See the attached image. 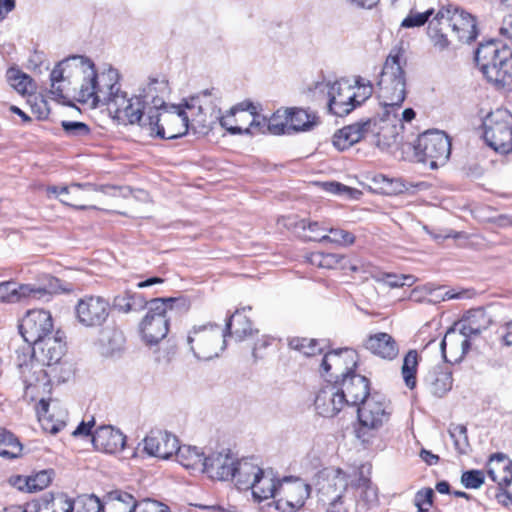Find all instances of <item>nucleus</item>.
Here are the masks:
<instances>
[{
  "instance_id": "obj_3",
  "label": "nucleus",
  "mask_w": 512,
  "mask_h": 512,
  "mask_svg": "<svg viewBox=\"0 0 512 512\" xmlns=\"http://www.w3.org/2000/svg\"><path fill=\"white\" fill-rule=\"evenodd\" d=\"M197 98L185 103L188 114L181 106H165L155 114L148 116L145 130L150 136L162 139H176L184 136L189 128L190 117H194Z\"/></svg>"
},
{
  "instance_id": "obj_11",
  "label": "nucleus",
  "mask_w": 512,
  "mask_h": 512,
  "mask_svg": "<svg viewBox=\"0 0 512 512\" xmlns=\"http://www.w3.org/2000/svg\"><path fill=\"white\" fill-rule=\"evenodd\" d=\"M108 186H96L91 183H72L69 186L57 187L49 186L47 194L49 197L55 196L61 203L71 206L75 209H97L94 205H86L84 202L92 200L91 195L95 192L101 191L106 193Z\"/></svg>"
},
{
  "instance_id": "obj_47",
  "label": "nucleus",
  "mask_w": 512,
  "mask_h": 512,
  "mask_svg": "<svg viewBox=\"0 0 512 512\" xmlns=\"http://www.w3.org/2000/svg\"><path fill=\"white\" fill-rule=\"evenodd\" d=\"M36 512H70L69 497L64 494L44 497L38 503Z\"/></svg>"
},
{
  "instance_id": "obj_56",
  "label": "nucleus",
  "mask_w": 512,
  "mask_h": 512,
  "mask_svg": "<svg viewBox=\"0 0 512 512\" xmlns=\"http://www.w3.org/2000/svg\"><path fill=\"white\" fill-rule=\"evenodd\" d=\"M371 276L376 281L384 282L391 288L402 287L406 284H409L408 283L409 281H413V276H410V275L398 276V275L390 274V273H381V272L373 273V272H371Z\"/></svg>"
},
{
  "instance_id": "obj_50",
  "label": "nucleus",
  "mask_w": 512,
  "mask_h": 512,
  "mask_svg": "<svg viewBox=\"0 0 512 512\" xmlns=\"http://www.w3.org/2000/svg\"><path fill=\"white\" fill-rule=\"evenodd\" d=\"M291 349L296 350L304 356L311 357L322 353V347L315 339L294 337L288 342Z\"/></svg>"
},
{
  "instance_id": "obj_24",
  "label": "nucleus",
  "mask_w": 512,
  "mask_h": 512,
  "mask_svg": "<svg viewBox=\"0 0 512 512\" xmlns=\"http://www.w3.org/2000/svg\"><path fill=\"white\" fill-rule=\"evenodd\" d=\"M286 123L276 124V117L268 124V130L273 134L285 133V128L294 131H307L318 124V118L313 112L302 108H289L286 110Z\"/></svg>"
},
{
  "instance_id": "obj_49",
  "label": "nucleus",
  "mask_w": 512,
  "mask_h": 512,
  "mask_svg": "<svg viewBox=\"0 0 512 512\" xmlns=\"http://www.w3.org/2000/svg\"><path fill=\"white\" fill-rule=\"evenodd\" d=\"M70 512H102V503L95 495H81L69 498Z\"/></svg>"
},
{
  "instance_id": "obj_7",
  "label": "nucleus",
  "mask_w": 512,
  "mask_h": 512,
  "mask_svg": "<svg viewBox=\"0 0 512 512\" xmlns=\"http://www.w3.org/2000/svg\"><path fill=\"white\" fill-rule=\"evenodd\" d=\"M417 162L429 165L431 169L443 166L451 154V142L442 131L429 130L418 136L413 145Z\"/></svg>"
},
{
  "instance_id": "obj_52",
  "label": "nucleus",
  "mask_w": 512,
  "mask_h": 512,
  "mask_svg": "<svg viewBox=\"0 0 512 512\" xmlns=\"http://www.w3.org/2000/svg\"><path fill=\"white\" fill-rule=\"evenodd\" d=\"M327 231H329V235H321L319 238L317 236H309V239L319 242H332L344 246L351 245L355 241V237L348 231L334 228H328Z\"/></svg>"
},
{
  "instance_id": "obj_9",
  "label": "nucleus",
  "mask_w": 512,
  "mask_h": 512,
  "mask_svg": "<svg viewBox=\"0 0 512 512\" xmlns=\"http://www.w3.org/2000/svg\"><path fill=\"white\" fill-rule=\"evenodd\" d=\"M177 300L174 298H155L149 301L148 312L140 323V333L147 345H156L169 331L167 309Z\"/></svg>"
},
{
  "instance_id": "obj_62",
  "label": "nucleus",
  "mask_w": 512,
  "mask_h": 512,
  "mask_svg": "<svg viewBox=\"0 0 512 512\" xmlns=\"http://www.w3.org/2000/svg\"><path fill=\"white\" fill-rule=\"evenodd\" d=\"M134 512H170L169 507L161 502L145 499L136 502Z\"/></svg>"
},
{
  "instance_id": "obj_17",
  "label": "nucleus",
  "mask_w": 512,
  "mask_h": 512,
  "mask_svg": "<svg viewBox=\"0 0 512 512\" xmlns=\"http://www.w3.org/2000/svg\"><path fill=\"white\" fill-rule=\"evenodd\" d=\"M512 56V50L505 44L496 40H489L480 43L475 51V62L484 77H487L491 70L508 61Z\"/></svg>"
},
{
  "instance_id": "obj_5",
  "label": "nucleus",
  "mask_w": 512,
  "mask_h": 512,
  "mask_svg": "<svg viewBox=\"0 0 512 512\" xmlns=\"http://www.w3.org/2000/svg\"><path fill=\"white\" fill-rule=\"evenodd\" d=\"M328 86L329 110L340 117L363 104L373 93L371 81L360 76L355 79L354 84L341 79Z\"/></svg>"
},
{
  "instance_id": "obj_64",
  "label": "nucleus",
  "mask_w": 512,
  "mask_h": 512,
  "mask_svg": "<svg viewBox=\"0 0 512 512\" xmlns=\"http://www.w3.org/2000/svg\"><path fill=\"white\" fill-rule=\"evenodd\" d=\"M333 145L338 149V150H345V149H348L349 147H351L352 145H354L353 141H350V137L347 133V131H345V128L343 127L342 129L338 130L334 135H333Z\"/></svg>"
},
{
  "instance_id": "obj_6",
  "label": "nucleus",
  "mask_w": 512,
  "mask_h": 512,
  "mask_svg": "<svg viewBox=\"0 0 512 512\" xmlns=\"http://www.w3.org/2000/svg\"><path fill=\"white\" fill-rule=\"evenodd\" d=\"M360 405L356 436L362 443H369L375 433L389 421L392 410L390 402L379 393H373Z\"/></svg>"
},
{
  "instance_id": "obj_18",
  "label": "nucleus",
  "mask_w": 512,
  "mask_h": 512,
  "mask_svg": "<svg viewBox=\"0 0 512 512\" xmlns=\"http://www.w3.org/2000/svg\"><path fill=\"white\" fill-rule=\"evenodd\" d=\"M199 105L197 107L199 112H203L204 105H207L208 103L215 104L216 102H219L221 99V94L219 90L215 88L206 89L202 91L197 96ZM219 120L220 125L225 128L230 134L237 135V134H255L256 132H261L260 125L261 121H256L255 119H252L250 126L243 129L242 127L233 125V119L232 117L234 115H231L230 111L227 115H221V110L217 109L216 106L212 108L211 116H213Z\"/></svg>"
},
{
  "instance_id": "obj_1",
  "label": "nucleus",
  "mask_w": 512,
  "mask_h": 512,
  "mask_svg": "<svg viewBox=\"0 0 512 512\" xmlns=\"http://www.w3.org/2000/svg\"><path fill=\"white\" fill-rule=\"evenodd\" d=\"M93 79L98 84L97 90L85 88L82 97L90 108L106 106L109 113L119 123L124 125L138 124L145 129V122L148 120L146 106L134 95L128 97L121 89L119 73L116 69L109 67L101 72V75ZM92 81V79H90Z\"/></svg>"
},
{
  "instance_id": "obj_46",
  "label": "nucleus",
  "mask_w": 512,
  "mask_h": 512,
  "mask_svg": "<svg viewBox=\"0 0 512 512\" xmlns=\"http://www.w3.org/2000/svg\"><path fill=\"white\" fill-rule=\"evenodd\" d=\"M22 444L11 432L0 428V456L17 458L21 455Z\"/></svg>"
},
{
  "instance_id": "obj_57",
  "label": "nucleus",
  "mask_w": 512,
  "mask_h": 512,
  "mask_svg": "<svg viewBox=\"0 0 512 512\" xmlns=\"http://www.w3.org/2000/svg\"><path fill=\"white\" fill-rule=\"evenodd\" d=\"M485 480V475L481 470H468L462 473L461 483L467 489L480 488Z\"/></svg>"
},
{
  "instance_id": "obj_29",
  "label": "nucleus",
  "mask_w": 512,
  "mask_h": 512,
  "mask_svg": "<svg viewBox=\"0 0 512 512\" xmlns=\"http://www.w3.org/2000/svg\"><path fill=\"white\" fill-rule=\"evenodd\" d=\"M37 352V360L43 365L51 366L57 364L65 353L63 334L57 331L55 335L49 336L33 344Z\"/></svg>"
},
{
  "instance_id": "obj_59",
  "label": "nucleus",
  "mask_w": 512,
  "mask_h": 512,
  "mask_svg": "<svg viewBox=\"0 0 512 512\" xmlns=\"http://www.w3.org/2000/svg\"><path fill=\"white\" fill-rule=\"evenodd\" d=\"M433 9H428L427 11L423 13L419 12H411L401 23L402 27L405 28H412V27H420L424 25L429 17L433 14Z\"/></svg>"
},
{
  "instance_id": "obj_10",
  "label": "nucleus",
  "mask_w": 512,
  "mask_h": 512,
  "mask_svg": "<svg viewBox=\"0 0 512 512\" xmlns=\"http://www.w3.org/2000/svg\"><path fill=\"white\" fill-rule=\"evenodd\" d=\"M484 139L495 151H512V114L506 109H496L484 121Z\"/></svg>"
},
{
  "instance_id": "obj_16",
  "label": "nucleus",
  "mask_w": 512,
  "mask_h": 512,
  "mask_svg": "<svg viewBox=\"0 0 512 512\" xmlns=\"http://www.w3.org/2000/svg\"><path fill=\"white\" fill-rule=\"evenodd\" d=\"M316 487L323 504L343 499L348 486L347 475L340 469L325 468L317 474Z\"/></svg>"
},
{
  "instance_id": "obj_15",
  "label": "nucleus",
  "mask_w": 512,
  "mask_h": 512,
  "mask_svg": "<svg viewBox=\"0 0 512 512\" xmlns=\"http://www.w3.org/2000/svg\"><path fill=\"white\" fill-rule=\"evenodd\" d=\"M356 366V354L353 350L344 348L325 353L320 363L321 374L330 383L339 381L353 372Z\"/></svg>"
},
{
  "instance_id": "obj_48",
  "label": "nucleus",
  "mask_w": 512,
  "mask_h": 512,
  "mask_svg": "<svg viewBox=\"0 0 512 512\" xmlns=\"http://www.w3.org/2000/svg\"><path fill=\"white\" fill-rule=\"evenodd\" d=\"M418 366V353L416 350H410L404 357L402 365V376L405 385L414 389L416 387V372Z\"/></svg>"
},
{
  "instance_id": "obj_53",
  "label": "nucleus",
  "mask_w": 512,
  "mask_h": 512,
  "mask_svg": "<svg viewBox=\"0 0 512 512\" xmlns=\"http://www.w3.org/2000/svg\"><path fill=\"white\" fill-rule=\"evenodd\" d=\"M374 127L375 123L371 119H367L365 121H359L347 125L344 128L350 137V141H353V143L356 144L365 138L369 133H373Z\"/></svg>"
},
{
  "instance_id": "obj_26",
  "label": "nucleus",
  "mask_w": 512,
  "mask_h": 512,
  "mask_svg": "<svg viewBox=\"0 0 512 512\" xmlns=\"http://www.w3.org/2000/svg\"><path fill=\"white\" fill-rule=\"evenodd\" d=\"M144 451L154 457L169 459L178 448V439L166 431H151L144 438Z\"/></svg>"
},
{
  "instance_id": "obj_34",
  "label": "nucleus",
  "mask_w": 512,
  "mask_h": 512,
  "mask_svg": "<svg viewBox=\"0 0 512 512\" xmlns=\"http://www.w3.org/2000/svg\"><path fill=\"white\" fill-rule=\"evenodd\" d=\"M364 347L372 354L392 360L398 355V346L395 340L387 333L380 332L368 337Z\"/></svg>"
},
{
  "instance_id": "obj_12",
  "label": "nucleus",
  "mask_w": 512,
  "mask_h": 512,
  "mask_svg": "<svg viewBox=\"0 0 512 512\" xmlns=\"http://www.w3.org/2000/svg\"><path fill=\"white\" fill-rule=\"evenodd\" d=\"M110 303L102 296H85L75 306V315L78 322L85 327H99L103 325L110 314Z\"/></svg>"
},
{
  "instance_id": "obj_44",
  "label": "nucleus",
  "mask_w": 512,
  "mask_h": 512,
  "mask_svg": "<svg viewBox=\"0 0 512 512\" xmlns=\"http://www.w3.org/2000/svg\"><path fill=\"white\" fill-rule=\"evenodd\" d=\"M43 364L37 360L32 364H27L25 361L20 365V374L26 388L32 387L39 382L46 383L47 373L42 368Z\"/></svg>"
},
{
  "instance_id": "obj_21",
  "label": "nucleus",
  "mask_w": 512,
  "mask_h": 512,
  "mask_svg": "<svg viewBox=\"0 0 512 512\" xmlns=\"http://www.w3.org/2000/svg\"><path fill=\"white\" fill-rule=\"evenodd\" d=\"M473 341L461 331L456 323L447 330L440 347L447 362L461 361L471 348Z\"/></svg>"
},
{
  "instance_id": "obj_38",
  "label": "nucleus",
  "mask_w": 512,
  "mask_h": 512,
  "mask_svg": "<svg viewBox=\"0 0 512 512\" xmlns=\"http://www.w3.org/2000/svg\"><path fill=\"white\" fill-rule=\"evenodd\" d=\"M280 484L275 481L272 471H263L258 478H254L253 485L249 489L252 490L253 497L261 502L275 497Z\"/></svg>"
},
{
  "instance_id": "obj_60",
  "label": "nucleus",
  "mask_w": 512,
  "mask_h": 512,
  "mask_svg": "<svg viewBox=\"0 0 512 512\" xmlns=\"http://www.w3.org/2000/svg\"><path fill=\"white\" fill-rule=\"evenodd\" d=\"M434 491L431 488H425L418 491L414 498V504L419 512H428L433 502Z\"/></svg>"
},
{
  "instance_id": "obj_27",
  "label": "nucleus",
  "mask_w": 512,
  "mask_h": 512,
  "mask_svg": "<svg viewBox=\"0 0 512 512\" xmlns=\"http://www.w3.org/2000/svg\"><path fill=\"white\" fill-rule=\"evenodd\" d=\"M46 290L31 284H20L15 281L0 282V302L20 303L31 299H42Z\"/></svg>"
},
{
  "instance_id": "obj_63",
  "label": "nucleus",
  "mask_w": 512,
  "mask_h": 512,
  "mask_svg": "<svg viewBox=\"0 0 512 512\" xmlns=\"http://www.w3.org/2000/svg\"><path fill=\"white\" fill-rule=\"evenodd\" d=\"M24 361L27 364H32V363L37 362V352L34 347L31 349L28 346V347H24L22 349L16 350L15 363L19 370H20L21 363H24Z\"/></svg>"
},
{
  "instance_id": "obj_14",
  "label": "nucleus",
  "mask_w": 512,
  "mask_h": 512,
  "mask_svg": "<svg viewBox=\"0 0 512 512\" xmlns=\"http://www.w3.org/2000/svg\"><path fill=\"white\" fill-rule=\"evenodd\" d=\"M19 331L29 344L52 336L53 320L50 312L43 309L29 310L21 320Z\"/></svg>"
},
{
  "instance_id": "obj_4",
  "label": "nucleus",
  "mask_w": 512,
  "mask_h": 512,
  "mask_svg": "<svg viewBox=\"0 0 512 512\" xmlns=\"http://www.w3.org/2000/svg\"><path fill=\"white\" fill-rule=\"evenodd\" d=\"M377 85L378 98L386 114L399 109L406 98V76L398 54L388 55Z\"/></svg>"
},
{
  "instance_id": "obj_32",
  "label": "nucleus",
  "mask_w": 512,
  "mask_h": 512,
  "mask_svg": "<svg viewBox=\"0 0 512 512\" xmlns=\"http://www.w3.org/2000/svg\"><path fill=\"white\" fill-rule=\"evenodd\" d=\"M452 372L443 365L432 367L424 378L427 389L436 397H443L452 388Z\"/></svg>"
},
{
  "instance_id": "obj_61",
  "label": "nucleus",
  "mask_w": 512,
  "mask_h": 512,
  "mask_svg": "<svg viewBox=\"0 0 512 512\" xmlns=\"http://www.w3.org/2000/svg\"><path fill=\"white\" fill-rule=\"evenodd\" d=\"M374 181L382 184L381 189H384L389 193L398 194L407 190L406 185L399 179L392 180L384 175H379L378 177H375Z\"/></svg>"
},
{
  "instance_id": "obj_55",
  "label": "nucleus",
  "mask_w": 512,
  "mask_h": 512,
  "mask_svg": "<svg viewBox=\"0 0 512 512\" xmlns=\"http://www.w3.org/2000/svg\"><path fill=\"white\" fill-rule=\"evenodd\" d=\"M20 482H25L27 492L40 491L51 482V472L42 470L35 475L28 476L27 479L20 480Z\"/></svg>"
},
{
  "instance_id": "obj_13",
  "label": "nucleus",
  "mask_w": 512,
  "mask_h": 512,
  "mask_svg": "<svg viewBox=\"0 0 512 512\" xmlns=\"http://www.w3.org/2000/svg\"><path fill=\"white\" fill-rule=\"evenodd\" d=\"M438 19L445 20L446 26L452 29L460 42L470 43L478 36L476 19L458 8L442 7L438 11Z\"/></svg>"
},
{
  "instance_id": "obj_58",
  "label": "nucleus",
  "mask_w": 512,
  "mask_h": 512,
  "mask_svg": "<svg viewBox=\"0 0 512 512\" xmlns=\"http://www.w3.org/2000/svg\"><path fill=\"white\" fill-rule=\"evenodd\" d=\"M61 126L65 133L72 137H85L91 132L89 126L79 121H62Z\"/></svg>"
},
{
  "instance_id": "obj_43",
  "label": "nucleus",
  "mask_w": 512,
  "mask_h": 512,
  "mask_svg": "<svg viewBox=\"0 0 512 512\" xmlns=\"http://www.w3.org/2000/svg\"><path fill=\"white\" fill-rule=\"evenodd\" d=\"M364 264L359 259L350 260L344 255L335 253H324L322 268L327 269H349L352 272H358L362 270Z\"/></svg>"
},
{
  "instance_id": "obj_25",
  "label": "nucleus",
  "mask_w": 512,
  "mask_h": 512,
  "mask_svg": "<svg viewBox=\"0 0 512 512\" xmlns=\"http://www.w3.org/2000/svg\"><path fill=\"white\" fill-rule=\"evenodd\" d=\"M338 385L346 405L358 406L372 395L369 393V380L354 372L339 380Z\"/></svg>"
},
{
  "instance_id": "obj_37",
  "label": "nucleus",
  "mask_w": 512,
  "mask_h": 512,
  "mask_svg": "<svg viewBox=\"0 0 512 512\" xmlns=\"http://www.w3.org/2000/svg\"><path fill=\"white\" fill-rule=\"evenodd\" d=\"M136 500L130 493L115 490L109 492L102 503V512H134Z\"/></svg>"
},
{
  "instance_id": "obj_51",
  "label": "nucleus",
  "mask_w": 512,
  "mask_h": 512,
  "mask_svg": "<svg viewBox=\"0 0 512 512\" xmlns=\"http://www.w3.org/2000/svg\"><path fill=\"white\" fill-rule=\"evenodd\" d=\"M449 435L453 440L454 447L459 454H467L469 451V441L467 428L462 424H451L449 427Z\"/></svg>"
},
{
  "instance_id": "obj_41",
  "label": "nucleus",
  "mask_w": 512,
  "mask_h": 512,
  "mask_svg": "<svg viewBox=\"0 0 512 512\" xmlns=\"http://www.w3.org/2000/svg\"><path fill=\"white\" fill-rule=\"evenodd\" d=\"M149 302L142 294L126 291L114 298L113 306L120 312L129 313L143 310Z\"/></svg>"
},
{
  "instance_id": "obj_45",
  "label": "nucleus",
  "mask_w": 512,
  "mask_h": 512,
  "mask_svg": "<svg viewBox=\"0 0 512 512\" xmlns=\"http://www.w3.org/2000/svg\"><path fill=\"white\" fill-rule=\"evenodd\" d=\"M447 28L448 27L446 26L445 20L438 19V12L428 25V36L434 47L440 51L447 49L450 44L445 33Z\"/></svg>"
},
{
  "instance_id": "obj_22",
  "label": "nucleus",
  "mask_w": 512,
  "mask_h": 512,
  "mask_svg": "<svg viewBox=\"0 0 512 512\" xmlns=\"http://www.w3.org/2000/svg\"><path fill=\"white\" fill-rule=\"evenodd\" d=\"M314 405L319 415L327 418L336 416L346 406L338 381L323 386L316 395Z\"/></svg>"
},
{
  "instance_id": "obj_23",
  "label": "nucleus",
  "mask_w": 512,
  "mask_h": 512,
  "mask_svg": "<svg viewBox=\"0 0 512 512\" xmlns=\"http://www.w3.org/2000/svg\"><path fill=\"white\" fill-rule=\"evenodd\" d=\"M168 93V82L164 79L150 78L138 89L136 96L146 106L148 116L165 108V95Z\"/></svg>"
},
{
  "instance_id": "obj_8",
  "label": "nucleus",
  "mask_w": 512,
  "mask_h": 512,
  "mask_svg": "<svg viewBox=\"0 0 512 512\" xmlns=\"http://www.w3.org/2000/svg\"><path fill=\"white\" fill-rule=\"evenodd\" d=\"M187 344L199 360L217 357L226 347V333L215 323L194 326L188 333Z\"/></svg>"
},
{
  "instance_id": "obj_39",
  "label": "nucleus",
  "mask_w": 512,
  "mask_h": 512,
  "mask_svg": "<svg viewBox=\"0 0 512 512\" xmlns=\"http://www.w3.org/2000/svg\"><path fill=\"white\" fill-rule=\"evenodd\" d=\"M222 331L226 333V336H234L238 341H242L254 333L251 321L242 315L239 309L228 318L226 328Z\"/></svg>"
},
{
  "instance_id": "obj_40",
  "label": "nucleus",
  "mask_w": 512,
  "mask_h": 512,
  "mask_svg": "<svg viewBox=\"0 0 512 512\" xmlns=\"http://www.w3.org/2000/svg\"><path fill=\"white\" fill-rule=\"evenodd\" d=\"M176 460L187 469H195L203 472L204 453L196 446L178 444V448L174 452Z\"/></svg>"
},
{
  "instance_id": "obj_36",
  "label": "nucleus",
  "mask_w": 512,
  "mask_h": 512,
  "mask_svg": "<svg viewBox=\"0 0 512 512\" xmlns=\"http://www.w3.org/2000/svg\"><path fill=\"white\" fill-rule=\"evenodd\" d=\"M233 476L230 479H235L237 488L240 490H248L253 485L254 478L263 472V470L249 459L238 460Z\"/></svg>"
},
{
  "instance_id": "obj_19",
  "label": "nucleus",
  "mask_w": 512,
  "mask_h": 512,
  "mask_svg": "<svg viewBox=\"0 0 512 512\" xmlns=\"http://www.w3.org/2000/svg\"><path fill=\"white\" fill-rule=\"evenodd\" d=\"M36 410L44 431L55 435L66 426L68 412L58 401L41 399Z\"/></svg>"
},
{
  "instance_id": "obj_31",
  "label": "nucleus",
  "mask_w": 512,
  "mask_h": 512,
  "mask_svg": "<svg viewBox=\"0 0 512 512\" xmlns=\"http://www.w3.org/2000/svg\"><path fill=\"white\" fill-rule=\"evenodd\" d=\"M279 491L283 493L285 503L294 512L301 508L310 495V486L299 479L291 481L284 478L279 485Z\"/></svg>"
},
{
  "instance_id": "obj_30",
  "label": "nucleus",
  "mask_w": 512,
  "mask_h": 512,
  "mask_svg": "<svg viewBox=\"0 0 512 512\" xmlns=\"http://www.w3.org/2000/svg\"><path fill=\"white\" fill-rule=\"evenodd\" d=\"M492 324L491 317L484 309H474L469 312L456 325L474 342L483 331Z\"/></svg>"
},
{
  "instance_id": "obj_20",
  "label": "nucleus",
  "mask_w": 512,
  "mask_h": 512,
  "mask_svg": "<svg viewBox=\"0 0 512 512\" xmlns=\"http://www.w3.org/2000/svg\"><path fill=\"white\" fill-rule=\"evenodd\" d=\"M237 461L238 459L230 449L215 451L204 458L203 472L212 479L229 480L235 472L233 468Z\"/></svg>"
},
{
  "instance_id": "obj_28",
  "label": "nucleus",
  "mask_w": 512,
  "mask_h": 512,
  "mask_svg": "<svg viewBox=\"0 0 512 512\" xmlns=\"http://www.w3.org/2000/svg\"><path fill=\"white\" fill-rule=\"evenodd\" d=\"M126 437L110 425L98 427L92 434V444L98 451L114 454L123 450Z\"/></svg>"
},
{
  "instance_id": "obj_33",
  "label": "nucleus",
  "mask_w": 512,
  "mask_h": 512,
  "mask_svg": "<svg viewBox=\"0 0 512 512\" xmlns=\"http://www.w3.org/2000/svg\"><path fill=\"white\" fill-rule=\"evenodd\" d=\"M487 473L503 490L512 483V461L502 454L492 455L487 464Z\"/></svg>"
},
{
  "instance_id": "obj_2",
  "label": "nucleus",
  "mask_w": 512,
  "mask_h": 512,
  "mask_svg": "<svg viewBox=\"0 0 512 512\" xmlns=\"http://www.w3.org/2000/svg\"><path fill=\"white\" fill-rule=\"evenodd\" d=\"M101 72H96L94 63L87 57L81 55L70 56L60 61L51 71L50 93L57 100H68L72 95L82 103L86 98L82 97L85 88L92 86L97 90L98 84L90 79L98 78ZM98 81L97 79H95Z\"/></svg>"
},
{
  "instance_id": "obj_35",
  "label": "nucleus",
  "mask_w": 512,
  "mask_h": 512,
  "mask_svg": "<svg viewBox=\"0 0 512 512\" xmlns=\"http://www.w3.org/2000/svg\"><path fill=\"white\" fill-rule=\"evenodd\" d=\"M125 336L122 331L108 328L101 332L99 338L100 354L106 358L120 357L124 351Z\"/></svg>"
},
{
  "instance_id": "obj_54",
  "label": "nucleus",
  "mask_w": 512,
  "mask_h": 512,
  "mask_svg": "<svg viewBox=\"0 0 512 512\" xmlns=\"http://www.w3.org/2000/svg\"><path fill=\"white\" fill-rule=\"evenodd\" d=\"M7 79L11 86L21 94L29 92V86L32 85V79L20 70L11 68L7 71Z\"/></svg>"
},
{
  "instance_id": "obj_42",
  "label": "nucleus",
  "mask_w": 512,
  "mask_h": 512,
  "mask_svg": "<svg viewBox=\"0 0 512 512\" xmlns=\"http://www.w3.org/2000/svg\"><path fill=\"white\" fill-rule=\"evenodd\" d=\"M496 88L506 91H512V55L504 64H501L497 70H491L485 77Z\"/></svg>"
}]
</instances>
